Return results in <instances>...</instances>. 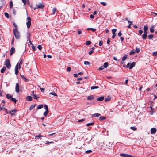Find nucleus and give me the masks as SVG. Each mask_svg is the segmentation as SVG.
I'll return each mask as SVG.
<instances>
[{
  "instance_id": "obj_1",
  "label": "nucleus",
  "mask_w": 157,
  "mask_h": 157,
  "mask_svg": "<svg viewBox=\"0 0 157 157\" xmlns=\"http://www.w3.org/2000/svg\"><path fill=\"white\" fill-rule=\"evenodd\" d=\"M23 63V60L22 59H21V60L20 61L19 63H17L16 65L15 68V73L16 75L18 74L19 73L18 69L21 68V65Z\"/></svg>"
},
{
  "instance_id": "obj_2",
  "label": "nucleus",
  "mask_w": 157,
  "mask_h": 157,
  "mask_svg": "<svg viewBox=\"0 0 157 157\" xmlns=\"http://www.w3.org/2000/svg\"><path fill=\"white\" fill-rule=\"evenodd\" d=\"M13 33L16 39H18L20 38V33L17 29H13Z\"/></svg>"
},
{
  "instance_id": "obj_3",
  "label": "nucleus",
  "mask_w": 157,
  "mask_h": 157,
  "mask_svg": "<svg viewBox=\"0 0 157 157\" xmlns=\"http://www.w3.org/2000/svg\"><path fill=\"white\" fill-rule=\"evenodd\" d=\"M27 20L28 21L26 22V24L28 28H29L30 27L31 24V19L29 17H27Z\"/></svg>"
},
{
  "instance_id": "obj_4",
  "label": "nucleus",
  "mask_w": 157,
  "mask_h": 157,
  "mask_svg": "<svg viewBox=\"0 0 157 157\" xmlns=\"http://www.w3.org/2000/svg\"><path fill=\"white\" fill-rule=\"evenodd\" d=\"M5 64L7 68L10 69L11 68V65L9 59H7L6 60Z\"/></svg>"
},
{
  "instance_id": "obj_5",
  "label": "nucleus",
  "mask_w": 157,
  "mask_h": 157,
  "mask_svg": "<svg viewBox=\"0 0 157 157\" xmlns=\"http://www.w3.org/2000/svg\"><path fill=\"white\" fill-rule=\"evenodd\" d=\"M44 8V5L41 3H39L38 5L36 4V6L34 7L33 9L34 10H35L36 9L40 8L42 9Z\"/></svg>"
},
{
  "instance_id": "obj_6",
  "label": "nucleus",
  "mask_w": 157,
  "mask_h": 157,
  "mask_svg": "<svg viewBox=\"0 0 157 157\" xmlns=\"http://www.w3.org/2000/svg\"><path fill=\"white\" fill-rule=\"evenodd\" d=\"M120 155L122 157H133V156H132L131 155L124 154V153H121L120 154Z\"/></svg>"
},
{
  "instance_id": "obj_7",
  "label": "nucleus",
  "mask_w": 157,
  "mask_h": 157,
  "mask_svg": "<svg viewBox=\"0 0 157 157\" xmlns=\"http://www.w3.org/2000/svg\"><path fill=\"white\" fill-rule=\"evenodd\" d=\"M20 86L18 83H16L15 88V91L17 93H19L20 91Z\"/></svg>"
},
{
  "instance_id": "obj_8",
  "label": "nucleus",
  "mask_w": 157,
  "mask_h": 157,
  "mask_svg": "<svg viewBox=\"0 0 157 157\" xmlns=\"http://www.w3.org/2000/svg\"><path fill=\"white\" fill-rule=\"evenodd\" d=\"M15 48L14 47H12L10 50V56L12 55L15 52Z\"/></svg>"
},
{
  "instance_id": "obj_9",
  "label": "nucleus",
  "mask_w": 157,
  "mask_h": 157,
  "mask_svg": "<svg viewBox=\"0 0 157 157\" xmlns=\"http://www.w3.org/2000/svg\"><path fill=\"white\" fill-rule=\"evenodd\" d=\"M94 99V95H90L87 97V99L88 100H92Z\"/></svg>"
},
{
  "instance_id": "obj_10",
  "label": "nucleus",
  "mask_w": 157,
  "mask_h": 157,
  "mask_svg": "<svg viewBox=\"0 0 157 157\" xmlns=\"http://www.w3.org/2000/svg\"><path fill=\"white\" fill-rule=\"evenodd\" d=\"M157 130L155 128H152L151 129V133L152 134H155Z\"/></svg>"
},
{
  "instance_id": "obj_11",
  "label": "nucleus",
  "mask_w": 157,
  "mask_h": 157,
  "mask_svg": "<svg viewBox=\"0 0 157 157\" xmlns=\"http://www.w3.org/2000/svg\"><path fill=\"white\" fill-rule=\"evenodd\" d=\"M136 64V63L135 62H133L131 64L129 67V69H132L134 67Z\"/></svg>"
},
{
  "instance_id": "obj_12",
  "label": "nucleus",
  "mask_w": 157,
  "mask_h": 157,
  "mask_svg": "<svg viewBox=\"0 0 157 157\" xmlns=\"http://www.w3.org/2000/svg\"><path fill=\"white\" fill-rule=\"evenodd\" d=\"M104 99V96H102L100 97L97 98V100L98 101H103Z\"/></svg>"
},
{
  "instance_id": "obj_13",
  "label": "nucleus",
  "mask_w": 157,
  "mask_h": 157,
  "mask_svg": "<svg viewBox=\"0 0 157 157\" xmlns=\"http://www.w3.org/2000/svg\"><path fill=\"white\" fill-rule=\"evenodd\" d=\"M26 99L27 101H31L32 100V98L31 96H27L26 98Z\"/></svg>"
},
{
  "instance_id": "obj_14",
  "label": "nucleus",
  "mask_w": 157,
  "mask_h": 157,
  "mask_svg": "<svg viewBox=\"0 0 157 157\" xmlns=\"http://www.w3.org/2000/svg\"><path fill=\"white\" fill-rule=\"evenodd\" d=\"M100 115H101L100 114L97 113H95L94 114H92V117H98Z\"/></svg>"
},
{
  "instance_id": "obj_15",
  "label": "nucleus",
  "mask_w": 157,
  "mask_h": 157,
  "mask_svg": "<svg viewBox=\"0 0 157 157\" xmlns=\"http://www.w3.org/2000/svg\"><path fill=\"white\" fill-rule=\"evenodd\" d=\"M155 25H152L151 26V27L150 29V31L151 33L154 32V28Z\"/></svg>"
},
{
  "instance_id": "obj_16",
  "label": "nucleus",
  "mask_w": 157,
  "mask_h": 157,
  "mask_svg": "<svg viewBox=\"0 0 157 157\" xmlns=\"http://www.w3.org/2000/svg\"><path fill=\"white\" fill-rule=\"evenodd\" d=\"M6 98H7L8 99H11L12 98V96L11 95H10V94H6Z\"/></svg>"
},
{
  "instance_id": "obj_17",
  "label": "nucleus",
  "mask_w": 157,
  "mask_h": 157,
  "mask_svg": "<svg viewBox=\"0 0 157 157\" xmlns=\"http://www.w3.org/2000/svg\"><path fill=\"white\" fill-rule=\"evenodd\" d=\"M36 105L35 104L31 105L30 106L29 109L30 111L31 110L33 109L36 106Z\"/></svg>"
},
{
  "instance_id": "obj_18",
  "label": "nucleus",
  "mask_w": 157,
  "mask_h": 157,
  "mask_svg": "<svg viewBox=\"0 0 157 157\" xmlns=\"http://www.w3.org/2000/svg\"><path fill=\"white\" fill-rule=\"evenodd\" d=\"M53 131H49L48 133H50L49 134H48V136H52L53 135H54V134H55L56 133H52V132H53Z\"/></svg>"
},
{
  "instance_id": "obj_19",
  "label": "nucleus",
  "mask_w": 157,
  "mask_h": 157,
  "mask_svg": "<svg viewBox=\"0 0 157 157\" xmlns=\"http://www.w3.org/2000/svg\"><path fill=\"white\" fill-rule=\"evenodd\" d=\"M147 34H143L142 36V38L143 40L146 39L147 37Z\"/></svg>"
},
{
  "instance_id": "obj_20",
  "label": "nucleus",
  "mask_w": 157,
  "mask_h": 157,
  "mask_svg": "<svg viewBox=\"0 0 157 157\" xmlns=\"http://www.w3.org/2000/svg\"><path fill=\"white\" fill-rule=\"evenodd\" d=\"M109 63L108 62H106L104 63L103 64V67L105 68H106L108 66Z\"/></svg>"
},
{
  "instance_id": "obj_21",
  "label": "nucleus",
  "mask_w": 157,
  "mask_h": 157,
  "mask_svg": "<svg viewBox=\"0 0 157 157\" xmlns=\"http://www.w3.org/2000/svg\"><path fill=\"white\" fill-rule=\"evenodd\" d=\"M6 68L5 67H3V68L1 70V73H4L6 70Z\"/></svg>"
},
{
  "instance_id": "obj_22",
  "label": "nucleus",
  "mask_w": 157,
  "mask_h": 157,
  "mask_svg": "<svg viewBox=\"0 0 157 157\" xmlns=\"http://www.w3.org/2000/svg\"><path fill=\"white\" fill-rule=\"evenodd\" d=\"M21 77L24 80L26 81H28V79H27L24 76V75H21Z\"/></svg>"
},
{
  "instance_id": "obj_23",
  "label": "nucleus",
  "mask_w": 157,
  "mask_h": 157,
  "mask_svg": "<svg viewBox=\"0 0 157 157\" xmlns=\"http://www.w3.org/2000/svg\"><path fill=\"white\" fill-rule=\"evenodd\" d=\"M127 58V56L125 55L122 58V60L123 61H124Z\"/></svg>"
},
{
  "instance_id": "obj_24",
  "label": "nucleus",
  "mask_w": 157,
  "mask_h": 157,
  "mask_svg": "<svg viewBox=\"0 0 157 157\" xmlns=\"http://www.w3.org/2000/svg\"><path fill=\"white\" fill-rule=\"evenodd\" d=\"M111 99V98L110 97L108 96L106 98H105V101H109Z\"/></svg>"
},
{
  "instance_id": "obj_25",
  "label": "nucleus",
  "mask_w": 157,
  "mask_h": 157,
  "mask_svg": "<svg viewBox=\"0 0 157 157\" xmlns=\"http://www.w3.org/2000/svg\"><path fill=\"white\" fill-rule=\"evenodd\" d=\"M35 138L36 139L37 138H40V139H41V138L43 136L41 135L40 134L38 135L35 136Z\"/></svg>"
},
{
  "instance_id": "obj_26",
  "label": "nucleus",
  "mask_w": 157,
  "mask_h": 157,
  "mask_svg": "<svg viewBox=\"0 0 157 157\" xmlns=\"http://www.w3.org/2000/svg\"><path fill=\"white\" fill-rule=\"evenodd\" d=\"M5 106L4 105H2V106H0V110H2L3 109H4L5 111H6V109L4 108V106Z\"/></svg>"
},
{
  "instance_id": "obj_27",
  "label": "nucleus",
  "mask_w": 157,
  "mask_h": 157,
  "mask_svg": "<svg viewBox=\"0 0 157 157\" xmlns=\"http://www.w3.org/2000/svg\"><path fill=\"white\" fill-rule=\"evenodd\" d=\"M91 30L92 32H95L96 30L95 29L93 28H88L87 29V30Z\"/></svg>"
},
{
  "instance_id": "obj_28",
  "label": "nucleus",
  "mask_w": 157,
  "mask_h": 157,
  "mask_svg": "<svg viewBox=\"0 0 157 157\" xmlns=\"http://www.w3.org/2000/svg\"><path fill=\"white\" fill-rule=\"evenodd\" d=\"M106 119V117H105L101 116L99 117V120L102 121Z\"/></svg>"
},
{
  "instance_id": "obj_29",
  "label": "nucleus",
  "mask_w": 157,
  "mask_h": 157,
  "mask_svg": "<svg viewBox=\"0 0 157 157\" xmlns=\"http://www.w3.org/2000/svg\"><path fill=\"white\" fill-rule=\"evenodd\" d=\"M49 113L48 111H46L43 113V115L45 117H46L48 114Z\"/></svg>"
},
{
  "instance_id": "obj_30",
  "label": "nucleus",
  "mask_w": 157,
  "mask_h": 157,
  "mask_svg": "<svg viewBox=\"0 0 157 157\" xmlns=\"http://www.w3.org/2000/svg\"><path fill=\"white\" fill-rule=\"evenodd\" d=\"M57 10V9L56 8H54L52 10V13L53 14H54L56 12Z\"/></svg>"
},
{
  "instance_id": "obj_31",
  "label": "nucleus",
  "mask_w": 157,
  "mask_h": 157,
  "mask_svg": "<svg viewBox=\"0 0 157 157\" xmlns=\"http://www.w3.org/2000/svg\"><path fill=\"white\" fill-rule=\"evenodd\" d=\"M10 100L11 101H13L15 103H16V101H17V100H16V99H15V98H12L10 99Z\"/></svg>"
},
{
  "instance_id": "obj_32",
  "label": "nucleus",
  "mask_w": 157,
  "mask_h": 157,
  "mask_svg": "<svg viewBox=\"0 0 157 157\" xmlns=\"http://www.w3.org/2000/svg\"><path fill=\"white\" fill-rule=\"evenodd\" d=\"M144 31H147L148 29V27L147 25H145L144 26L143 28Z\"/></svg>"
},
{
  "instance_id": "obj_33",
  "label": "nucleus",
  "mask_w": 157,
  "mask_h": 157,
  "mask_svg": "<svg viewBox=\"0 0 157 157\" xmlns=\"http://www.w3.org/2000/svg\"><path fill=\"white\" fill-rule=\"evenodd\" d=\"M94 124V122H92V123H88L86 124V126H90V125H93Z\"/></svg>"
},
{
  "instance_id": "obj_34",
  "label": "nucleus",
  "mask_w": 157,
  "mask_h": 157,
  "mask_svg": "<svg viewBox=\"0 0 157 157\" xmlns=\"http://www.w3.org/2000/svg\"><path fill=\"white\" fill-rule=\"evenodd\" d=\"M91 43V42L90 41H87L86 42L85 44H86L87 45H90Z\"/></svg>"
},
{
  "instance_id": "obj_35",
  "label": "nucleus",
  "mask_w": 157,
  "mask_h": 157,
  "mask_svg": "<svg viewBox=\"0 0 157 157\" xmlns=\"http://www.w3.org/2000/svg\"><path fill=\"white\" fill-rule=\"evenodd\" d=\"M4 15L6 17L8 18L9 17V15L8 14V13L7 12H5L4 13Z\"/></svg>"
},
{
  "instance_id": "obj_36",
  "label": "nucleus",
  "mask_w": 157,
  "mask_h": 157,
  "mask_svg": "<svg viewBox=\"0 0 157 157\" xmlns=\"http://www.w3.org/2000/svg\"><path fill=\"white\" fill-rule=\"evenodd\" d=\"M154 35L153 34H150L148 36V38L149 39H151L153 37Z\"/></svg>"
},
{
  "instance_id": "obj_37",
  "label": "nucleus",
  "mask_w": 157,
  "mask_h": 157,
  "mask_svg": "<svg viewBox=\"0 0 157 157\" xmlns=\"http://www.w3.org/2000/svg\"><path fill=\"white\" fill-rule=\"evenodd\" d=\"M117 31V29H114L112 30V33L113 34H116V32Z\"/></svg>"
},
{
  "instance_id": "obj_38",
  "label": "nucleus",
  "mask_w": 157,
  "mask_h": 157,
  "mask_svg": "<svg viewBox=\"0 0 157 157\" xmlns=\"http://www.w3.org/2000/svg\"><path fill=\"white\" fill-rule=\"evenodd\" d=\"M13 2L12 1H10V2L9 6L10 8H12L13 7Z\"/></svg>"
},
{
  "instance_id": "obj_39",
  "label": "nucleus",
  "mask_w": 157,
  "mask_h": 157,
  "mask_svg": "<svg viewBox=\"0 0 157 157\" xmlns=\"http://www.w3.org/2000/svg\"><path fill=\"white\" fill-rule=\"evenodd\" d=\"M44 108L46 110V111H48V107L47 105H44Z\"/></svg>"
},
{
  "instance_id": "obj_40",
  "label": "nucleus",
  "mask_w": 157,
  "mask_h": 157,
  "mask_svg": "<svg viewBox=\"0 0 157 157\" xmlns=\"http://www.w3.org/2000/svg\"><path fill=\"white\" fill-rule=\"evenodd\" d=\"M49 94H52L55 96H57V94L55 93L54 92L50 93Z\"/></svg>"
},
{
  "instance_id": "obj_41",
  "label": "nucleus",
  "mask_w": 157,
  "mask_h": 157,
  "mask_svg": "<svg viewBox=\"0 0 157 157\" xmlns=\"http://www.w3.org/2000/svg\"><path fill=\"white\" fill-rule=\"evenodd\" d=\"M98 87L97 86H91L90 88L91 90H93L95 89L98 88Z\"/></svg>"
},
{
  "instance_id": "obj_42",
  "label": "nucleus",
  "mask_w": 157,
  "mask_h": 157,
  "mask_svg": "<svg viewBox=\"0 0 157 157\" xmlns=\"http://www.w3.org/2000/svg\"><path fill=\"white\" fill-rule=\"evenodd\" d=\"M135 53V51L133 50H132L131 51L129 54L130 55H132V54H134Z\"/></svg>"
},
{
  "instance_id": "obj_43",
  "label": "nucleus",
  "mask_w": 157,
  "mask_h": 157,
  "mask_svg": "<svg viewBox=\"0 0 157 157\" xmlns=\"http://www.w3.org/2000/svg\"><path fill=\"white\" fill-rule=\"evenodd\" d=\"M140 49L138 48L137 47H136V50H135V52L137 53H138L139 52H140Z\"/></svg>"
},
{
  "instance_id": "obj_44",
  "label": "nucleus",
  "mask_w": 157,
  "mask_h": 157,
  "mask_svg": "<svg viewBox=\"0 0 157 157\" xmlns=\"http://www.w3.org/2000/svg\"><path fill=\"white\" fill-rule=\"evenodd\" d=\"M130 128L133 131H136L137 130V128L134 127H131Z\"/></svg>"
},
{
  "instance_id": "obj_45",
  "label": "nucleus",
  "mask_w": 157,
  "mask_h": 157,
  "mask_svg": "<svg viewBox=\"0 0 157 157\" xmlns=\"http://www.w3.org/2000/svg\"><path fill=\"white\" fill-rule=\"evenodd\" d=\"M92 150H89L86 151L85 153L86 154H89L92 152Z\"/></svg>"
},
{
  "instance_id": "obj_46",
  "label": "nucleus",
  "mask_w": 157,
  "mask_h": 157,
  "mask_svg": "<svg viewBox=\"0 0 157 157\" xmlns=\"http://www.w3.org/2000/svg\"><path fill=\"white\" fill-rule=\"evenodd\" d=\"M100 4L104 6H105L107 5L106 3L104 2H100Z\"/></svg>"
},
{
  "instance_id": "obj_47",
  "label": "nucleus",
  "mask_w": 157,
  "mask_h": 157,
  "mask_svg": "<svg viewBox=\"0 0 157 157\" xmlns=\"http://www.w3.org/2000/svg\"><path fill=\"white\" fill-rule=\"evenodd\" d=\"M37 48L40 50H41L42 49V46L40 45H39L37 46Z\"/></svg>"
},
{
  "instance_id": "obj_48",
  "label": "nucleus",
  "mask_w": 157,
  "mask_h": 157,
  "mask_svg": "<svg viewBox=\"0 0 157 157\" xmlns=\"http://www.w3.org/2000/svg\"><path fill=\"white\" fill-rule=\"evenodd\" d=\"M84 64L85 65H89L90 64V63L88 61H85L84 62Z\"/></svg>"
},
{
  "instance_id": "obj_49",
  "label": "nucleus",
  "mask_w": 157,
  "mask_h": 157,
  "mask_svg": "<svg viewBox=\"0 0 157 157\" xmlns=\"http://www.w3.org/2000/svg\"><path fill=\"white\" fill-rule=\"evenodd\" d=\"M32 48L34 51H35L36 49V47L35 46H34L33 44L32 45Z\"/></svg>"
},
{
  "instance_id": "obj_50",
  "label": "nucleus",
  "mask_w": 157,
  "mask_h": 157,
  "mask_svg": "<svg viewBox=\"0 0 157 157\" xmlns=\"http://www.w3.org/2000/svg\"><path fill=\"white\" fill-rule=\"evenodd\" d=\"M122 35V33H121V31H120L118 34V36L119 37H121V36Z\"/></svg>"
},
{
  "instance_id": "obj_51",
  "label": "nucleus",
  "mask_w": 157,
  "mask_h": 157,
  "mask_svg": "<svg viewBox=\"0 0 157 157\" xmlns=\"http://www.w3.org/2000/svg\"><path fill=\"white\" fill-rule=\"evenodd\" d=\"M43 105H40L39 106H38L37 107V109H40L43 108Z\"/></svg>"
},
{
  "instance_id": "obj_52",
  "label": "nucleus",
  "mask_w": 157,
  "mask_h": 157,
  "mask_svg": "<svg viewBox=\"0 0 157 157\" xmlns=\"http://www.w3.org/2000/svg\"><path fill=\"white\" fill-rule=\"evenodd\" d=\"M13 25L15 27L14 29H17V25H16V24L15 23H13Z\"/></svg>"
},
{
  "instance_id": "obj_53",
  "label": "nucleus",
  "mask_w": 157,
  "mask_h": 157,
  "mask_svg": "<svg viewBox=\"0 0 157 157\" xmlns=\"http://www.w3.org/2000/svg\"><path fill=\"white\" fill-rule=\"evenodd\" d=\"M103 42L102 41H99V45L100 46H101L103 45Z\"/></svg>"
},
{
  "instance_id": "obj_54",
  "label": "nucleus",
  "mask_w": 157,
  "mask_h": 157,
  "mask_svg": "<svg viewBox=\"0 0 157 157\" xmlns=\"http://www.w3.org/2000/svg\"><path fill=\"white\" fill-rule=\"evenodd\" d=\"M152 54L154 56H157V51L153 52Z\"/></svg>"
},
{
  "instance_id": "obj_55",
  "label": "nucleus",
  "mask_w": 157,
  "mask_h": 157,
  "mask_svg": "<svg viewBox=\"0 0 157 157\" xmlns=\"http://www.w3.org/2000/svg\"><path fill=\"white\" fill-rule=\"evenodd\" d=\"M104 68L103 66H101L99 68L98 70L100 71L101 70L104 69Z\"/></svg>"
},
{
  "instance_id": "obj_56",
  "label": "nucleus",
  "mask_w": 157,
  "mask_h": 157,
  "mask_svg": "<svg viewBox=\"0 0 157 157\" xmlns=\"http://www.w3.org/2000/svg\"><path fill=\"white\" fill-rule=\"evenodd\" d=\"M139 33L140 35H141L142 34L143 31L142 30H140L139 31Z\"/></svg>"
},
{
  "instance_id": "obj_57",
  "label": "nucleus",
  "mask_w": 157,
  "mask_h": 157,
  "mask_svg": "<svg viewBox=\"0 0 157 157\" xmlns=\"http://www.w3.org/2000/svg\"><path fill=\"white\" fill-rule=\"evenodd\" d=\"M78 33L79 35H80L81 34H82V32L81 30H80V29H78Z\"/></svg>"
},
{
  "instance_id": "obj_58",
  "label": "nucleus",
  "mask_w": 157,
  "mask_h": 157,
  "mask_svg": "<svg viewBox=\"0 0 157 157\" xmlns=\"http://www.w3.org/2000/svg\"><path fill=\"white\" fill-rule=\"evenodd\" d=\"M94 51L93 50L90 51V52H89L88 54L89 55H91L93 53V52Z\"/></svg>"
},
{
  "instance_id": "obj_59",
  "label": "nucleus",
  "mask_w": 157,
  "mask_h": 157,
  "mask_svg": "<svg viewBox=\"0 0 157 157\" xmlns=\"http://www.w3.org/2000/svg\"><path fill=\"white\" fill-rule=\"evenodd\" d=\"M9 113L11 115V116H15V115H16L15 113H13L10 111L9 112Z\"/></svg>"
},
{
  "instance_id": "obj_60",
  "label": "nucleus",
  "mask_w": 157,
  "mask_h": 157,
  "mask_svg": "<svg viewBox=\"0 0 157 157\" xmlns=\"http://www.w3.org/2000/svg\"><path fill=\"white\" fill-rule=\"evenodd\" d=\"M13 14L15 15L16 14V10L15 9H13Z\"/></svg>"
},
{
  "instance_id": "obj_61",
  "label": "nucleus",
  "mask_w": 157,
  "mask_h": 157,
  "mask_svg": "<svg viewBox=\"0 0 157 157\" xmlns=\"http://www.w3.org/2000/svg\"><path fill=\"white\" fill-rule=\"evenodd\" d=\"M22 2L25 5L26 4V1L25 0H22Z\"/></svg>"
},
{
  "instance_id": "obj_62",
  "label": "nucleus",
  "mask_w": 157,
  "mask_h": 157,
  "mask_svg": "<svg viewBox=\"0 0 157 157\" xmlns=\"http://www.w3.org/2000/svg\"><path fill=\"white\" fill-rule=\"evenodd\" d=\"M110 42V40L109 38H108L107 40V44H109Z\"/></svg>"
},
{
  "instance_id": "obj_63",
  "label": "nucleus",
  "mask_w": 157,
  "mask_h": 157,
  "mask_svg": "<svg viewBox=\"0 0 157 157\" xmlns=\"http://www.w3.org/2000/svg\"><path fill=\"white\" fill-rule=\"evenodd\" d=\"M38 98V97H37L35 94H34V96H33V98L36 100Z\"/></svg>"
},
{
  "instance_id": "obj_64",
  "label": "nucleus",
  "mask_w": 157,
  "mask_h": 157,
  "mask_svg": "<svg viewBox=\"0 0 157 157\" xmlns=\"http://www.w3.org/2000/svg\"><path fill=\"white\" fill-rule=\"evenodd\" d=\"M71 71V68L70 67H68L67 69V71L70 72Z\"/></svg>"
}]
</instances>
